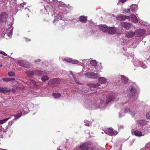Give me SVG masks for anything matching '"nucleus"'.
<instances>
[{
	"instance_id": "nucleus-1",
	"label": "nucleus",
	"mask_w": 150,
	"mask_h": 150,
	"mask_svg": "<svg viewBox=\"0 0 150 150\" xmlns=\"http://www.w3.org/2000/svg\"><path fill=\"white\" fill-rule=\"evenodd\" d=\"M117 99L118 98L116 95L112 93L107 97L106 102L102 99H98L96 101L89 100L86 104L85 105L88 108L96 109L99 108L103 109L106 107L107 104Z\"/></svg>"
},
{
	"instance_id": "nucleus-2",
	"label": "nucleus",
	"mask_w": 150,
	"mask_h": 150,
	"mask_svg": "<svg viewBox=\"0 0 150 150\" xmlns=\"http://www.w3.org/2000/svg\"><path fill=\"white\" fill-rule=\"evenodd\" d=\"M127 96L129 98H134L135 99H137L138 97V95L136 93V90L133 87L130 86L128 89Z\"/></svg>"
},
{
	"instance_id": "nucleus-3",
	"label": "nucleus",
	"mask_w": 150,
	"mask_h": 150,
	"mask_svg": "<svg viewBox=\"0 0 150 150\" xmlns=\"http://www.w3.org/2000/svg\"><path fill=\"white\" fill-rule=\"evenodd\" d=\"M26 74L29 77L33 76L34 74H36L38 76H40L42 75L45 74V72L43 71L39 70H36L34 71H27L25 72Z\"/></svg>"
},
{
	"instance_id": "nucleus-4",
	"label": "nucleus",
	"mask_w": 150,
	"mask_h": 150,
	"mask_svg": "<svg viewBox=\"0 0 150 150\" xmlns=\"http://www.w3.org/2000/svg\"><path fill=\"white\" fill-rule=\"evenodd\" d=\"M92 143L90 141L81 144L79 146V149L75 150H92V148L88 146L91 145Z\"/></svg>"
},
{
	"instance_id": "nucleus-5",
	"label": "nucleus",
	"mask_w": 150,
	"mask_h": 150,
	"mask_svg": "<svg viewBox=\"0 0 150 150\" xmlns=\"http://www.w3.org/2000/svg\"><path fill=\"white\" fill-rule=\"evenodd\" d=\"M132 133L133 135L138 137L144 136L146 133L145 130L141 132L137 130H133L132 131Z\"/></svg>"
},
{
	"instance_id": "nucleus-6",
	"label": "nucleus",
	"mask_w": 150,
	"mask_h": 150,
	"mask_svg": "<svg viewBox=\"0 0 150 150\" xmlns=\"http://www.w3.org/2000/svg\"><path fill=\"white\" fill-rule=\"evenodd\" d=\"M8 18V14L5 12H3L0 15V23L6 21Z\"/></svg>"
},
{
	"instance_id": "nucleus-7",
	"label": "nucleus",
	"mask_w": 150,
	"mask_h": 150,
	"mask_svg": "<svg viewBox=\"0 0 150 150\" xmlns=\"http://www.w3.org/2000/svg\"><path fill=\"white\" fill-rule=\"evenodd\" d=\"M85 75L86 76L92 79H95L100 76L99 74H96L93 72H89L85 74Z\"/></svg>"
},
{
	"instance_id": "nucleus-8",
	"label": "nucleus",
	"mask_w": 150,
	"mask_h": 150,
	"mask_svg": "<svg viewBox=\"0 0 150 150\" xmlns=\"http://www.w3.org/2000/svg\"><path fill=\"white\" fill-rule=\"evenodd\" d=\"M134 64L135 66H139L144 68L145 69L147 67V66L143 62L139 61L138 60L136 59L134 62Z\"/></svg>"
},
{
	"instance_id": "nucleus-9",
	"label": "nucleus",
	"mask_w": 150,
	"mask_h": 150,
	"mask_svg": "<svg viewBox=\"0 0 150 150\" xmlns=\"http://www.w3.org/2000/svg\"><path fill=\"white\" fill-rule=\"evenodd\" d=\"M105 133L108 134L110 136H115L118 133L117 131H114L113 130L110 128L108 129L107 131H104Z\"/></svg>"
},
{
	"instance_id": "nucleus-10",
	"label": "nucleus",
	"mask_w": 150,
	"mask_h": 150,
	"mask_svg": "<svg viewBox=\"0 0 150 150\" xmlns=\"http://www.w3.org/2000/svg\"><path fill=\"white\" fill-rule=\"evenodd\" d=\"M137 124L138 127L137 129H141L142 128H143L142 127H143L142 126L145 124V122L144 120L142 119L138 120L137 121Z\"/></svg>"
},
{
	"instance_id": "nucleus-11",
	"label": "nucleus",
	"mask_w": 150,
	"mask_h": 150,
	"mask_svg": "<svg viewBox=\"0 0 150 150\" xmlns=\"http://www.w3.org/2000/svg\"><path fill=\"white\" fill-rule=\"evenodd\" d=\"M18 62L20 66L27 68H30V67L28 65L29 64L28 62H26L25 61L21 60L18 61Z\"/></svg>"
},
{
	"instance_id": "nucleus-12",
	"label": "nucleus",
	"mask_w": 150,
	"mask_h": 150,
	"mask_svg": "<svg viewBox=\"0 0 150 150\" xmlns=\"http://www.w3.org/2000/svg\"><path fill=\"white\" fill-rule=\"evenodd\" d=\"M135 34L138 37H141L143 36L145 33V30L143 29H139L136 30L135 31Z\"/></svg>"
},
{
	"instance_id": "nucleus-13",
	"label": "nucleus",
	"mask_w": 150,
	"mask_h": 150,
	"mask_svg": "<svg viewBox=\"0 0 150 150\" xmlns=\"http://www.w3.org/2000/svg\"><path fill=\"white\" fill-rule=\"evenodd\" d=\"M117 29V28H115L109 27L107 32L110 34H113L116 33Z\"/></svg>"
},
{
	"instance_id": "nucleus-14",
	"label": "nucleus",
	"mask_w": 150,
	"mask_h": 150,
	"mask_svg": "<svg viewBox=\"0 0 150 150\" xmlns=\"http://www.w3.org/2000/svg\"><path fill=\"white\" fill-rule=\"evenodd\" d=\"M121 26L126 29H128L131 26V24L129 23L123 22L121 23Z\"/></svg>"
},
{
	"instance_id": "nucleus-15",
	"label": "nucleus",
	"mask_w": 150,
	"mask_h": 150,
	"mask_svg": "<svg viewBox=\"0 0 150 150\" xmlns=\"http://www.w3.org/2000/svg\"><path fill=\"white\" fill-rule=\"evenodd\" d=\"M9 88L7 87H0V92L4 93H9Z\"/></svg>"
},
{
	"instance_id": "nucleus-16",
	"label": "nucleus",
	"mask_w": 150,
	"mask_h": 150,
	"mask_svg": "<svg viewBox=\"0 0 150 150\" xmlns=\"http://www.w3.org/2000/svg\"><path fill=\"white\" fill-rule=\"evenodd\" d=\"M64 60L67 62H71L73 64H77L79 62L76 60H74L71 58H65L64 59Z\"/></svg>"
},
{
	"instance_id": "nucleus-17",
	"label": "nucleus",
	"mask_w": 150,
	"mask_h": 150,
	"mask_svg": "<svg viewBox=\"0 0 150 150\" xmlns=\"http://www.w3.org/2000/svg\"><path fill=\"white\" fill-rule=\"evenodd\" d=\"M129 16L130 17V21H132L135 23H138V20L135 15L134 14H132Z\"/></svg>"
},
{
	"instance_id": "nucleus-18",
	"label": "nucleus",
	"mask_w": 150,
	"mask_h": 150,
	"mask_svg": "<svg viewBox=\"0 0 150 150\" xmlns=\"http://www.w3.org/2000/svg\"><path fill=\"white\" fill-rule=\"evenodd\" d=\"M12 30L13 28L12 26H10L7 28L5 34L7 35L8 37L11 36L12 35Z\"/></svg>"
},
{
	"instance_id": "nucleus-19",
	"label": "nucleus",
	"mask_w": 150,
	"mask_h": 150,
	"mask_svg": "<svg viewBox=\"0 0 150 150\" xmlns=\"http://www.w3.org/2000/svg\"><path fill=\"white\" fill-rule=\"evenodd\" d=\"M138 9L137 6L136 4H132L130 6V9L133 13L136 12Z\"/></svg>"
},
{
	"instance_id": "nucleus-20",
	"label": "nucleus",
	"mask_w": 150,
	"mask_h": 150,
	"mask_svg": "<svg viewBox=\"0 0 150 150\" xmlns=\"http://www.w3.org/2000/svg\"><path fill=\"white\" fill-rule=\"evenodd\" d=\"M135 34V32H134L132 31L128 32L126 33V36L128 38H131L133 37Z\"/></svg>"
},
{
	"instance_id": "nucleus-21",
	"label": "nucleus",
	"mask_w": 150,
	"mask_h": 150,
	"mask_svg": "<svg viewBox=\"0 0 150 150\" xmlns=\"http://www.w3.org/2000/svg\"><path fill=\"white\" fill-rule=\"evenodd\" d=\"M57 18H55L53 21V23H54L56 22H57L58 21L61 20L62 17V14L61 13H59L58 14H57Z\"/></svg>"
},
{
	"instance_id": "nucleus-22",
	"label": "nucleus",
	"mask_w": 150,
	"mask_h": 150,
	"mask_svg": "<svg viewBox=\"0 0 150 150\" xmlns=\"http://www.w3.org/2000/svg\"><path fill=\"white\" fill-rule=\"evenodd\" d=\"M100 84L99 83L96 84H87V86H88L92 89V88H94L99 86Z\"/></svg>"
},
{
	"instance_id": "nucleus-23",
	"label": "nucleus",
	"mask_w": 150,
	"mask_h": 150,
	"mask_svg": "<svg viewBox=\"0 0 150 150\" xmlns=\"http://www.w3.org/2000/svg\"><path fill=\"white\" fill-rule=\"evenodd\" d=\"M87 17H85L84 16H81L79 17L80 21L84 23H86L87 21Z\"/></svg>"
},
{
	"instance_id": "nucleus-24",
	"label": "nucleus",
	"mask_w": 150,
	"mask_h": 150,
	"mask_svg": "<svg viewBox=\"0 0 150 150\" xmlns=\"http://www.w3.org/2000/svg\"><path fill=\"white\" fill-rule=\"evenodd\" d=\"M121 77L122 81L124 83H127L128 81V79L124 76L120 75V76Z\"/></svg>"
},
{
	"instance_id": "nucleus-25",
	"label": "nucleus",
	"mask_w": 150,
	"mask_h": 150,
	"mask_svg": "<svg viewBox=\"0 0 150 150\" xmlns=\"http://www.w3.org/2000/svg\"><path fill=\"white\" fill-rule=\"evenodd\" d=\"M98 81L101 83H104L106 82L107 79L105 77H101L99 78Z\"/></svg>"
},
{
	"instance_id": "nucleus-26",
	"label": "nucleus",
	"mask_w": 150,
	"mask_h": 150,
	"mask_svg": "<svg viewBox=\"0 0 150 150\" xmlns=\"http://www.w3.org/2000/svg\"><path fill=\"white\" fill-rule=\"evenodd\" d=\"M120 17L123 20L128 19L129 21H130V17L129 16L124 15H120Z\"/></svg>"
},
{
	"instance_id": "nucleus-27",
	"label": "nucleus",
	"mask_w": 150,
	"mask_h": 150,
	"mask_svg": "<svg viewBox=\"0 0 150 150\" xmlns=\"http://www.w3.org/2000/svg\"><path fill=\"white\" fill-rule=\"evenodd\" d=\"M52 96L55 99H57L60 97L61 94L59 93H52Z\"/></svg>"
},
{
	"instance_id": "nucleus-28",
	"label": "nucleus",
	"mask_w": 150,
	"mask_h": 150,
	"mask_svg": "<svg viewBox=\"0 0 150 150\" xmlns=\"http://www.w3.org/2000/svg\"><path fill=\"white\" fill-rule=\"evenodd\" d=\"M11 118L10 117L7 118L0 120V125L6 123L8 120Z\"/></svg>"
},
{
	"instance_id": "nucleus-29",
	"label": "nucleus",
	"mask_w": 150,
	"mask_h": 150,
	"mask_svg": "<svg viewBox=\"0 0 150 150\" xmlns=\"http://www.w3.org/2000/svg\"><path fill=\"white\" fill-rule=\"evenodd\" d=\"M90 63L93 66H96L97 64V62L94 60H93L90 61Z\"/></svg>"
},
{
	"instance_id": "nucleus-30",
	"label": "nucleus",
	"mask_w": 150,
	"mask_h": 150,
	"mask_svg": "<svg viewBox=\"0 0 150 150\" xmlns=\"http://www.w3.org/2000/svg\"><path fill=\"white\" fill-rule=\"evenodd\" d=\"M49 78L48 77L46 76H43L41 78V80L42 81H45L48 80Z\"/></svg>"
},
{
	"instance_id": "nucleus-31",
	"label": "nucleus",
	"mask_w": 150,
	"mask_h": 150,
	"mask_svg": "<svg viewBox=\"0 0 150 150\" xmlns=\"http://www.w3.org/2000/svg\"><path fill=\"white\" fill-rule=\"evenodd\" d=\"M8 75L9 76H15V73L12 71L8 72Z\"/></svg>"
},
{
	"instance_id": "nucleus-32",
	"label": "nucleus",
	"mask_w": 150,
	"mask_h": 150,
	"mask_svg": "<svg viewBox=\"0 0 150 150\" xmlns=\"http://www.w3.org/2000/svg\"><path fill=\"white\" fill-rule=\"evenodd\" d=\"M84 122L85 123V125L88 126H91V123L88 120H85Z\"/></svg>"
},
{
	"instance_id": "nucleus-33",
	"label": "nucleus",
	"mask_w": 150,
	"mask_h": 150,
	"mask_svg": "<svg viewBox=\"0 0 150 150\" xmlns=\"http://www.w3.org/2000/svg\"><path fill=\"white\" fill-rule=\"evenodd\" d=\"M106 25H99V28L100 30H102L104 29V28H106Z\"/></svg>"
},
{
	"instance_id": "nucleus-34",
	"label": "nucleus",
	"mask_w": 150,
	"mask_h": 150,
	"mask_svg": "<svg viewBox=\"0 0 150 150\" xmlns=\"http://www.w3.org/2000/svg\"><path fill=\"white\" fill-rule=\"evenodd\" d=\"M8 126H6L5 127V129H4V128H3L2 129L0 130V132H1L2 131H3V132H6V131H7V129H8Z\"/></svg>"
},
{
	"instance_id": "nucleus-35",
	"label": "nucleus",
	"mask_w": 150,
	"mask_h": 150,
	"mask_svg": "<svg viewBox=\"0 0 150 150\" xmlns=\"http://www.w3.org/2000/svg\"><path fill=\"white\" fill-rule=\"evenodd\" d=\"M2 80L4 82H8L10 81V78H4L2 79Z\"/></svg>"
},
{
	"instance_id": "nucleus-36",
	"label": "nucleus",
	"mask_w": 150,
	"mask_h": 150,
	"mask_svg": "<svg viewBox=\"0 0 150 150\" xmlns=\"http://www.w3.org/2000/svg\"><path fill=\"white\" fill-rule=\"evenodd\" d=\"M16 120V119H14L12 121H9L8 123V125H9L10 126H11L12 124L14 122V121Z\"/></svg>"
},
{
	"instance_id": "nucleus-37",
	"label": "nucleus",
	"mask_w": 150,
	"mask_h": 150,
	"mask_svg": "<svg viewBox=\"0 0 150 150\" xmlns=\"http://www.w3.org/2000/svg\"><path fill=\"white\" fill-rule=\"evenodd\" d=\"M59 79L58 78L54 79L53 80V82L55 83H57L59 81Z\"/></svg>"
},
{
	"instance_id": "nucleus-38",
	"label": "nucleus",
	"mask_w": 150,
	"mask_h": 150,
	"mask_svg": "<svg viewBox=\"0 0 150 150\" xmlns=\"http://www.w3.org/2000/svg\"><path fill=\"white\" fill-rule=\"evenodd\" d=\"M22 115V113L21 112L20 113H18L17 114H16L15 116V118L16 119H18L21 117Z\"/></svg>"
},
{
	"instance_id": "nucleus-39",
	"label": "nucleus",
	"mask_w": 150,
	"mask_h": 150,
	"mask_svg": "<svg viewBox=\"0 0 150 150\" xmlns=\"http://www.w3.org/2000/svg\"><path fill=\"white\" fill-rule=\"evenodd\" d=\"M74 80L75 81V82L77 84H79V85H82V83H80V82H79L76 79V78L75 77H74Z\"/></svg>"
},
{
	"instance_id": "nucleus-40",
	"label": "nucleus",
	"mask_w": 150,
	"mask_h": 150,
	"mask_svg": "<svg viewBox=\"0 0 150 150\" xmlns=\"http://www.w3.org/2000/svg\"><path fill=\"white\" fill-rule=\"evenodd\" d=\"M145 129V130H144L145 131H147L148 132H150V125H148L147 126V127L146 128V129Z\"/></svg>"
},
{
	"instance_id": "nucleus-41",
	"label": "nucleus",
	"mask_w": 150,
	"mask_h": 150,
	"mask_svg": "<svg viewBox=\"0 0 150 150\" xmlns=\"http://www.w3.org/2000/svg\"><path fill=\"white\" fill-rule=\"evenodd\" d=\"M125 113H130V111L129 108H125Z\"/></svg>"
},
{
	"instance_id": "nucleus-42",
	"label": "nucleus",
	"mask_w": 150,
	"mask_h": 150,
	"mask_svg": "<svg viewBox=\"0 0 150 150\" xmlns=\"http://www.w3.org/2000/svg\"><path fill=\"white\" fill-rule=\"evenodd\" d=\"M30 81L31 85H32L33 86L35 85L36 82L35 81L33 80H30Z\"/></svg>"
},
{
	"instance_id": "nucleus-43",
	"label": "nucleus",
	"mask_w": 150,
	"mask_h": 150,
	"mask_svg": "<svg viewBox=\"0 0 150 150\" xmlns=\"http://www.w3.org/2000/svg\"><path fill=\"white\" fill-rule=\"evenodd\" d=\"M146 116L147 119H150V111L146 113Z\"/></svg>"
},
{
	"instance_id": "nucleus-44",
	"label": "nucleus",
	"mask_w": 150,
	"mask_h": 150,
	"mask_svg": "<svg viewBox=\"0 0 150 150\" xmlns=\"http://www.w3.org/2000/svg\"><path fill=\"white\" fill-rule=\"evenodd\" d=\"M108 27H107V26H106V28H104V29L102 30V31L105 32H107L108 30Z\"/></svg>"
},
{
	"instance_id": "nucleus-45",
	"label": "nucleus",
	"mask_w": 150,
	"mask_h": 150,
	"mask_svg": "<svg viewBox=\"0 0 150 150\" xmlns=\"http://www.w3.org/2000/svg\"><path fill=\"white\" fill-rule=\"evenodd\" d=\"M124 11V12L126 13H130V10L129 9H126Z\"/></svg>"
},
{
	"instance_id": "nucleus-46",
	"label": "nucleus",
	"mask_w": 150,
	"mask_h": 150,
	"mask_svg": "<svg viewBox=\"0 0 150 150\" xmlns=\"http://www.w3.org/2000/svg\"><path fill=\"white\" fill-rule=\"evenodd\" d=\"M125 115V113L124 112H122V114H121V112H120L119 113V117H121L122 116L124 115Z\"/></svg>"
},
{
	"instance_id": "nucleus-47",
	"label": "nucleus",
	"mask_w": 150,
	"mask_h": 150,
	"mask_svg": "<svg viewBox=\"0 0 150 150\" xmlns=\"http://www.w3.org/2000/svg\"><path fill=\"white\" fill-rule=\"evenodd\" d=\"M9 89L10 90V91H9V92H11L12 93H14L15 91V90L14 89H11L9 88Z\"/></svg>"
},
{
	"instance_id": "nucleus-48",
	"label": "nucleus",
	"mask_w": 150,
	"mask_h": 150,
	"mask_svg": "<svg viewBox=\"0 0 150 150\" xmlns=\"http://www.w3.org/2000/svg\"><path fill=\"white\" fill-rule=\"evenodd\" d=\"M127 98V97H126V98H125L126 99H127V100H132V99H132V100H136V99H134V98Z\"/></svg>"
},
{
	"instance_id": "nucleus-49",
	"label": "nucleus",
	"mask_w": 150,
	"mask_h": 150,
	"mask_svg": "<svg viewBox=\"0 0 150 150\" xmlns=\"http://www.w3.org/2000/svg\"><path fill=\"white\" fill-rule=\"evenodd\" d=\"M57 1L56 0H49V3L53 2L54 3V2H56Z\"/></svg>"
},
{
	"instance_id": "nucleus-50",
	"label": "nucleus",
	"mask_w": 150,
	"mask_h": 150,
	"mask_svg": "<svg viewBox=\"0 0 150 150\" xmlns=\"http://www.w3.org/2000/svg\"><path fill=\"white\" fill-rule=\"evenodd\" d=\"M127 103L126 102H124L123 103H121L120 104V105H125Z\"/></svg>"
},
{
	"instance_id": "nucleus-51",
	"label": "nucleus",
	"mask_w": 150,
	"mask_h": 150,
	"mask_svg": "<svg viewBox=\"0 0 150 150\" xmlns=\"http://www.w3.org/2000/svg\"><path fill=\"white\" fill-rule=\"evenodd\" d=\"M40 59H38L34 61V62H40Z\"/></svg>"
},
{
	"instance_id": "nucleus-52",
	"label": "nucleus",
	"mask_w": 150,
	"mask_h": 150,
	"mask_svg": "<svg viewBox=\"0 0 150 150\" xmlns=\"http://www.w3.org/2000/svg\"><path fill=\"white\" fill-rule=\"evenodd\" d=\"M1 54H2L3 55H4L5 56H7V54H6V53H5L4 52H1Z\"/></svg>"
},
{
	"instance_id": "nucleus-53",
	"label": "nucleus",
	"mask_w": 150,
	"mask_h": 150,
	"mask_svg": "<svg viewBox=\"0 0 150 150\" xmlns=\"http://www.w3.org/2000/svg\"><path fill=\"white\" fill-rule=\"evenodd\" d=\"M70 74L72 76H73L74 78V77H75L74 75L73 74L72 72L71 71H70Z\"/></svg>"
},
{
	"instance_id": "nucleus-54",
	"label": "nucleus",
	"mask_w": 150,
	"mask_h": 150,
	"mask_svg": "<svg viewBox=\"0 0 150 150\" xmlns=\"http://www.w3.org/2000/svg\"><path fill=\"white\" fill-rule=\"evenodd\" d=\"M10 81H14L15 80V79L14 78H10Z\"/></svg>"
},
{
	"instance_id": "nucleus-55",
	"label": "nucleus",
	"mask_w": 150,
	"mask_h": 150,
	"mask_svg": "<svg viewBox=\"0 0 150 150\" xmlns=\"http://www.w3.org/2000/svg\"><path fill=\"white\" fill-rule=\"evenodd\" d=\"M127 0H120V2L122 3L125 2Z\"/></svg>"
},
{
	"instance_id": "nucleus-56",
	"label": "nucleus",
	"mask_w": 150,
	"mask_h": 150,
	"mask_svg": "<svg viewBox=\"0 0 150 150\" xmlns=\"http://www.w3.org/2000/svg\"><path fill=\"white\" fill-rule=\"evenodd\" d=\"M42 10L43 11H44V12L45 11H46V13H45V14H47V11H46V9L45 8L44 9H43Z\"/></svg>"
},
{
	"instance_id": "nucleus-57",
	"label": "nucleus",
	"mask_w": 150,
	"mask_h": 150,
	"mask_svg": "<svg viewBox=\"0 0 150 150\" xmlns=\"http://www.w3.org/2000/svg\"><path fill=\"white\" fill-rule=\"evenodd\" d=\"M26 4V3H25V2H23V3L21 4V6H22V5H25V4Z\"/></svg>"
},
{
	"instance_id": "nucleus-58",
	"label": "nucleus",
	"mask_w": 150,
	"mask_h": 150,
	"mask_svg": "<svg viewBox=\"0 0 150 150\" xmlns=\"http://www.w3.org/2000/svg\"><path fill=\"white\" fill-rule=\"evenodd\" d=\"M26 41L27 42V41H30V40L29 39H26Z\"/></svg>"
},
{
	"instance_id": "nucleus-59",
	"label": "nucleus",
	"mask_w": 150,
	"mask_h": 150,
	"mask_svg": "<svg viewBox=\"0 0 150 150\" xmlns=\"http://www.w3.org/2000/svg\"><path fill=\"white\" fill-rule=\"evenodd\" d=\"M25 10L27 11H29V10L28 9V8H25Z\"/></svg>"
},
{
	"instance_id": "nucleus-60",
	"label": "nucleus",
	"mask_w": 150,
	"mask_h": 150,
	"mask_svg": "<svg viewBox=\"0 0 150 150\" xmlns=\"http://www.w3.org/2000/svg\"><path fill=\"white\" fill-rule=\"evenodd\" d=\"M20 7L21 8L23 7V5H22V6H21V5H20Z\"/></svg>"
},
{
	"instance_id": "nucleus-61",
	"label": "nucleus",
	"mask_w": 150,
	"mask_h": 150,
	"mask_svg": "<svg viewBox=\"0 0 150 150\" xmlns=\"http://www.w3.org/2000/svg\"><path fill=\"white\" fill-rule=\"evenodd\" d=\"M46 1L47 3H49V0H46Z\"/></svg>"
},
{
	"instance_id": "nucleus-62",
	"label": "nucleus",
	"mask_w": 150,
	"mask_h": 150,
	"mask_svg": "<svg viewBox=\"0 0 150 150\" xmlns=\"http://www.w3.org/2000/svg\"><path fill=\"white\" fill-rule=\"evenodd\" d=\"M3 65L2 64H0V67H1Z\"/></svg>"
},
{
	"instance_id": "nucleus-63",
	"label": "nucleus",
	"mask_w": 150,
	"mask_h": 150,
	"mask_svg": "<svg viewBox=\"0 0 150 150\" xmlns=\"http://www.w3.org/2000/svg\"><path fill=\"white\" fill-rule=\"evenodd\" d=\"M3 137V135H1L0 136L1 137Z\"/></svg>"
},
{
	"instance_id": "nucleus-64",
	"label": "nucleus",
	"mask_w": 150,
	"mask_h": 150,
	"mask_svg": "<svg viewBox=\"0 0 150 150\" xmlns=\"http://www.w3.org/2000/svg\"><path fill=\"white\" fill-rule=\"evenodd\" d=\"M86 61V60H85V59H83V60H82V61H83V62H84V61Z\"/></svg>"
}]
</instances>
